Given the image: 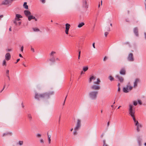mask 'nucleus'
<instances>
[{
	"label": "nucleus",
	"instance_id": "obj_61",
	"mask_svg": "<svg viewBox=\"0 0 146 146\" xmlns=\"http://www.w3.org/2000/svg\"><path fill=\"white\" fill-rule=\"evenodd\" d=\"M21 105H22V107H23V108H24V105H23V103H22Z\"/></svg>",
	"mask_w": 146,
	"mask_h": 146
},
{
	"label": "nucleus",
	"instance_id": "obj_19",
	"mask_svg": "<svg viewBox=\"0 0 146 146\" xmlns=\"http://www.w3.org/2000/svg\"><path fill=\"white\" fill-rule=\"evenodd\" d=\"M139 80L138 78H136L135 79V82H134V87H135L137 86V83L138 82H139Z\"/></svg>",
	"mask_w": 146,
	"mask_h": 146
},
{
	"label": "nucleus",
	"instance_id": "obj_41",
	"mask_svg": "<svg viewBox=\"0 0 146 146\" xmlns=\"http://www.w3.org/2000/svg\"><path fill=\"white\" fill-rule=\"evenodd\" d=\"M6 50L7 52H9V51H10L11 50V49H6Z\"/></svg>",
	"mask_w": 146,
	"mask_h": 146
},
{
	"label": "nucleus",
	"instance_id": "obj_37",
	"mask_svg": "<svg viewBox=\"0 0 146 146\" xmlns=\"http://www.w3.org/2000/svg\"><path fill=\"white\" fill-rule=\"evenodd\" d=\"M11 134L10 133H4L3 134V136H4L6 135H7L8 134Z\"/></svg>",
	"mask_w": 146,
	"mask_h": 146
},
{
	"label": "nucleus",
	"instance_id": "obj_25",
	"mask_svg": "<svg viewBox=\"0 0 146 146\" xmlns=\"http://www.w3.org/2000/svg\"><path fill=\"white\" fill-rule=\"evenodd\" d=\"M47 135H48V143L49 144H50L51 143V139H50L51 136L50 135H48V133H47Z\"/></svg>",
	"mask_w": 146,
	"mask_h": 146
},
{
	"label": "nucleus",
	"instance_id": "obj_1",
	"mask_svg": "<svg viewBox=\"0 0 146 146\" xmlns=\"http://www.w3.org/2000/svg\"><path fill=\"white\" fill-rule=\"evenodd\" d=\"M54 93L53 91L49 92L48 93H44L38 94V93L35 94V98L39 99L40 98H43L46 99H48L50 95H53Z\"/></svg>",
	"mask_w": 146,
	"mask_h": 146
},
{
	"label": "nucleus",
	"instance_id": "obj_44",
	"mask_svg": "<svg viewBox=\"0 0 146 146\" xmlns=\"http://www.w3.org/2000/svg\"><path fill=\"white\" fill-rule=\"evenodd\" d=\"M17 23L18 24V25H20L21 24V22L20 21V22H17Z\"/></svg>",
	"mask_w": 146,
	"mask_h": 146
},
{
	"label": "nucleus",
	"instance_id": "obj_58",
	"mask_svg": "<svg viewBox=\"0 0 146 146\" xmlns=\"http://www.w3.org/2000/svg\"><path fill=\"white\" fill-rule=\"evenodd\" d=\"M120 88H119V87H118V91L119 92L120 91Z\"/></svg>",
	"mask_w": 146,
	"mask_h": 146
},
{
	"label": "nucleus",
	"instance_id": "obj_31",
	"mask_svg": "<svg viewBox=\"0 0 146 146\" xmlns=\"http://www.w3.org/2000/svg\"><path fill=\"white\" fill-rule=\"evenodd\" d=\"M56 52H55L54 51H52L50 54V57H53L54 56V54H55Z\"/></svg>",
	"mask_w": 146,
	"mask_h": 146
},
{
	"label": "nucleus",
	"instance_id": "obj_9",
	"mask_svg": "<svg viewBox=\"0 0 146 146\" xmlns=\"http://www.w3.org/2000/svg\"><path fill=\"white\" fill-rule=\"evenodd\" d=\"M13 0H4L2 1V4L7 5L11 3Z\"/></svg>",
	"mask_w": 146,
	"mask_h": 146
},
{
	"label": "nucleus",
	"instance_id": "obj_35",
	"mask_svg": "<svg viewBox=\"0 0 146 146\" xmlns=\"http://www.w3.org/2000/svg\"><path fill=\"white\" fill-rule=\"evenodd\" d=\"M2 65L3 66H4V65L5 66H6V61L5 60H4L3 61V62Z\"/></svg>",
	"mask_w": 146,
	"mask_h": 146
},
{
	"label": "nucleus",
	"instance_id": "obj_42",
	"mask_svg": "<svg viewBox=\"0 0 146 146\" xmlns=\"http://www.w3.org/2000/svg\"><path fill=\"white\" fill-rule=\"evenodd\" d=\"M108 34V32H106L105 33V36L106 37H107V35Z\"/></svg>",
	"mask_w": 146,
	"mask_h": 146
},
{
	"label": "nucleus",
	"instance_id": "obj_54",
	"mask_svg": "<svg viewBox=\"0 0 146 146\" xmlns=\"http://www.w3.org/2000/svg\"><path fill=\"white\" fill-rule=\"evenodd\" d=\"M3 17V15H0V19H1V18Z\"/></svg>",
	"mask_w": 146,
	"mask_h": 146
},
{
	"label": "nucleus",
	"instance_id": "obj_51",
	"mask_svg": "<svg viewBox=\"0 0 146 146\" xmlns=\"http://www.w3.org/2000/svg\"><path fill=\"white\" fill-rule=\"evenodd\" d=\"M78 51H79L78 55H80L81 51L80 50H79Z\"/></svg>",
	"mask_w": 146,
	"mask_h": 146
},
{
	"label": "nucleus",
	"instance_id": "obj_40",
	"mask_svg": "<svg viewBox=\"0 0 146 146\" xmlns=\"http://www.w3.org/2000/svg\"><path fill=\"white\" fill-rule=\"evenodd\" d=\"M133 105L135 106H136L137 105V102H136L134 101L133 102Z\"/></svg>",
	"mask_w": 146,
	"mask_h": 146
},
{
	"label": "nucleus",
	"instance_id": "obj_27",
	"mask_svg": "<svg viewBox=\"0 0 146 146\" xmlns=\"http://www.w3.org/2000/svg\"><path fill=\"white\" fill-rule=\"evenodd\" d=\"M49 60L50 61L52 62H54L55 60V58L54 56L51 57V58Z\"/></svg>",
	"mask_w": 146,
	"mask_h": 146
},
{
	"label": "nucleus",
	"instance_id": "obj_57",
	"mask_svg": "<svg viewBox=\"0 0 146 146\" xmlns=\"http://www.w3.org/2000/svg\"><path fill=\"white\" fill-rule=\"evenodd\" d=\"M19 56L20 57H23V56L21 54H19Z\"/></svg>",
	"mask_w": 146,
	"mask_h": 146
},
{
	"label": "nucleus",
	"instance_id": "obj_4",
	"mask_svg": "<svg viewBox=\"0 0 146 146\" xmlns=\"http://www.w3.org/2000/svg\"><path fill=\"white\" fill-rule=\"evenodd\" d=\"M81 125V121L80 119H78L76 127L74 129L78 130L80 128Z\"/></svg>",
	"mask_w": 146,
	"mask_h": 146
},
{
	"label": "nucleus",
	"instance_id": "obj_47",
	"mask_svg": "<svg viewBox=\"0 0 146 146\" xmlns=\"http://www.w3.org/2000/svg\"><path fill=\"white\" fill-rule=\"evenodd\" d=\"M107 59V57H106V56H105L104 57V60H104V61H106V60Z\"/></svg>",
	"mask_w": 146,
	"mask_h": 146
},
{
	"label": "nucleus",
	"instance_id": "obj_12",
	"mask_svg": "<svg viewBox=\"0 0 146 146\" xmlns=\"http://www.w3.org/2000/svg\"><path fill=\"white\" fill-rule=\"evenodd\" d=\"M135 125L137 126V132H139L140 131L139 128L141 127V125L140 124H139L138 121H136L135 123Z\"/></svg>",
	"mask_w": 146,
	"mask_h": 146
},
{
	"label": "nucleus",
	"instance_id": "obj_5",
	"mask_svg": "<svg viewBox=\"0 0 146 146\" xmlns=\"http://www.w3.org/2000/svg\"><path fill=\"white\" fill-rule=\"evenodd\" d=\"M22 16L19 14H17L16 15L15 19V20L14 21V23L16 25H18L17 23V21H19L20 19V18H22Z\"/></svg>",
	"mask_w": 146,
	"mask_h": 146
},
{
	"label": "nucleus",
	"instance_id": "obj_62",
	"mask_svg": "<svg viewBox=\"0 0 146 146\" xmlns=\"http://www.w3.org/2000/svg\"><path fill=\"white\" fill-rule=\"evenodd\" d=\"M144 35H145V38L146 39V33H144Z\"/></svg>",
	"mask_w": 146,
	"mask_h": 146
},
{
	"label": "nucleus",
	"instance_id": "obj_14",
	"mask_svg": "<svg viewBox=\"0 0 146 146\" xmlns=\"http://www.w3.org/2000/svg\"><path fill=\"white\" fill-rule=\"evenodd\" d=\"M133 32L136 36H138L139 34L138 31V29L137 27H135L134 29Z\"/></svg>",
	"mask_w": 146,
	"mask_h": 146
},
{
	"label": "nucleus",
	"instance_id": "obj_3",
	"mask_svg": "<svg viewBox=\"0 0 146 146\" xmlns=\"http://www.w3.org/2000/svg\"><path fill=\"white\" fill-rule=\"evenodd\" d=\"M98 92L96 91H92L90 92L89 94V96L90 98L92 100H95L98 94Z\"/></svg>",
	"mask_w": 146,
	"mask_h": 146
},
{
	"label": "nucleus",
	"instance_id": "obj_17",
	"mask_svg": "<svg viewBox=\"0 0 146 146\" xmlns=\"http://www.w3.org/2000/svg\"><path fill=\"white\" fill-rule=\"evenodd\" d=\"M126 73L125 70L124 68L121 69L120 71V73L121 74L124 75Z\"/></svg>",
	"mask_w": 146,
	"mask_h": 146
},
{
	"label": "nucleus",
	"instance_id": "obj_7",
	"mask_svg": "<svg viewBox=\"0 0 146 146\" xmlns=\"http://www.w3.org/2000/svg\"><path fill=\"white\" fill-rule=\"evenodd\" d=\"M132 88V87L131 86H130L128 89V87L127 86L126 87L123 88V91L124 92L127 93L129 92V91H130Z\"/></svg>",
	"mask_w": 146,
	"mask_h": 146
},
{
	"label": "nucleus",
	"instance_id": "obj_45",
	"mask_svg": "<svg viewBox=\"0 0 146 146\" xmlns=\"http://www.w3.org/2000/svg\"><path fill=\"white\" fill-rule=\"evenodd\" d=\"M21 52H23V46H22L21 47Z\"/></svg>",
	"mask_w": 146,
	"mask_h": 146
},
{
	"label": "nucleus",
	"instance_id": "obj_48",
	"mask_svg": "<svg viewBox=\"0 0 146 146\" xmlns=\"http://www.w3.org/2000/svg\"><path fill=\"white\" fill-rule=\"evenodd\" d=\"M31 50L33 52H35L34 49L32 47L31 48Z\"/></svg>",
	"mask_w": 146,
	"mask_h": 146
},
{
	"label": "nucleus",
	"instance_id": "obj_30",
	"mask_svg": "<svg viewBox=\"0 0 146 146\" xmlns=\"http://www.w3.org/2000/svg\"><path fill=\"white\" fill-rule=\"evenodd\" d=\"M138 142L139 146H141L142 144L141 143V139H138Z\"/></svg>",
	"mask_w": 146,
	"mask_h": 146
},
{
	"label": "nucleus",
	"instance_id": "obj_28",
	"mask_svg": "<svg viewBox=\"0 0 146 146\" xmlns=\"http://www.w3.org/2000/svg\"><path fill=\"white\" fill-rule=\"evenodd\" d=\"M9 70H7L6 72V74L7 76L8 77L9 80H10V78H9Z\"/></svg>",
	"mask_w": 146,
	"mask_h": 146
},
{
	"label": "nucleus",
	"instance_id": "obj_64",
	"mask_svg": "<svg viewBox=\"0 0 146 146\" xmlns=\"http://www.w3.org/2000/svg\"><path fill=\"white\" fill-rule=\"evenodd\" d=\"M80 55H78V59H80Z\"/></svg>",
	"mask_w": 146,
	"mask_h": 146
},
{
	"label": "nucleus",
	"instance_id": "obj_18",
	"mask_svg": "<svg viewBox=\"0 0 146 146\" xmlns=\"http://www.w3.org/2000/svg\"><path fill=\"white\" fill-rule=\"evenodd\" d=\"M96 79V77L94 76H91V77L89 79V82L91 83L92 80H95Z\"/></svg>",
	"mask_w": 146,
	"mask_h": 146
},
{
	"label": "nucleus",
	"instance_id": "obj_15",
	"mask_svg": "<svg viewBox=\"0 0 146 146\" xmlns=\"http://www.w3.org/2000/svg\"><path fill=\"white\" fill-rule=\"evenodd\" d=\"M83 6L84 7L87 9L88 7V5L87 4V1L86 0H83Z\"/></svg>",
	"mask_w": 146,
	"mask_h": 146
},
{
	"label": "nucleus",
	"instance_id": "obj_50",
	"mask_svg": "<svg viewBox=\"0 0 146 146\" xmlns=\"http://www.w3.org/2000/svg\"><path fill=\"white\" fill-rule=\"evenodd\" d=\"M20 60V59L19 58L17 60V62L15 63H17V62H18Z\"/></svg>",
	"mask_w": 146,
	"mask_h": 146
},
{
	"label": "nucleus",
	"instance_id": "obj_36",
	"mask_svg": "<svg viewBox=\"0 0 146 146\" xmlns=\"http://www.w3.org/2000/svg\"><path fill=\"white\" fill-rule=\"evenodd\" d=\"M103 146H108L105 143V141L104 140L103 141Z\"/></svg>",
	"mask_w": 146,
	"mask_h": 146
},
{
	"label": "nucleus",
	"instance_id": "obj_16",
	"mask_svg": "<svg viewBox=\"0 0 146 146\" xmlns=\"http://www.w3.org/2000/svg\"><path fill=\"white\" fill-rule=\"evenodd\" d=\"M24 13L25 15L28 17L31 14L30 12L27 10H25L24 11Z\"/></svg>",
	"mask_w": 146,
	"mask_h": 146
},
{
	"label": "nucleus",
	"instance_id": "obj_52",
	"mask_svg": "<svg viewBox=\"0 0 146 146\" xmlns=\"http://www.w3.org/2000/svg\"><path fill=\"white\" fill-rule=\"evenodd\" d=\"M93 46L94 47V48H95V43L94 42L93 43Z\"/></svg>",
	"mask_w": 146,
	"mask_h": 146
},
{
	"label": "nucleus",
	"instance_id": "obj_33",
	"mask_svg": "<svg viewBox=\"0 0 146 146\" xmlns=\"http://www.w3.org/2000/svg\"><path fill=\"white\" fill-rule=\"evenodd\" d=\"M77 131H78V130H75V129H74V131L73 133V135H77Z\"/></svg>",
	"mask_w": 146,
	"mask_h": 146
},
{
	"label": "nucleus",
	"instance_id": "obj_21",
	"mask_svg": "<svg viewBox=\"0 0 146 146\" xmlns=\"http://www.w3.org/2000/svg\"><path fill=\"white\" fill-rule=\"evenodd\" d=\"M35 19V17L32 15H31L29 16L28 17V19L29 21H30L31 19Z\"/></svg>",
	"mask_w": 146,
	"mask_h": 146
},
{
	"label": "nucleus",
	"instance_id": "obj_63",
	"mask_svg": "<svg viewBox=\"0 0 146 146\" xmlns=\"http://www.w3.org/2000/svg\"><path fill=\"white\" fill-rule=\"evenodd\" d=\"M9 31H11V27H10L9 29Z\"/></svg>",
	"mask_w": 146,
	"mask_h": 146
},
{
	"label": "nucleus",
	"instance_id": "obj_49",
	"mask_svg": "<svg viewBox=\"0 0 146 146\" xmlns=\"http://www.w3.org/2000/svg\"><path fill=\"white\" fill-rule=\"evenodd\" d=\"M41 1L43 3H45V0H41Z\"/></svg>",
	"mask_w": 146,
	"mask_h": 146
},
{
	"label": "nucleus",
	"instance_id": "obj_56",
	"mask_svg": "<svg viewBox=\"0 0 146 146\" xmlns=\"http://www.w3.org/2000/svg\"><path fill=\"white\" fill-rule=\"evenodd\" d=\"M84 72H83V71H82L81 72V74H84Z\"/></svg>",
	"mask_w": 146,
	"mask_h": 146
},
{
	"label": "nucleus",
	"instance_id": "obj_10",
	"mask_svg": "<svg viewBox=\"0 0 146 146\" xmlns=\"http://www.w3.org/2000/svg\"><path fill=\"white\" fill-rule=\"evenodd\" d=\"M115 77L119 81L121 82H123V79L122 76L119 75H117L115 76Z\"/></svg>",
	"mask_w": 146,
	"mask_h": 146
},
{
	"label": "nucleus",
	"instance_id": "obj_60",
	"mask_svg": "<svg viewBox=\"0 0 146 146\" xmlns=\"http://www.w3.org/2000/svg\"><path fill=\"white\" fill-rule=\"evenodd\" d=\"M23 65L25 67H27V66L26 65H25L24 63L23 64Z\"/></svg>",
	"mask_w": 146,
	"mask_h": 146
},
{
	"label": "nucleus",
	"instance_id": "obj_11",
	"mask_svg": "<svg viewBox=\"0 0 146 146\" xmlns=\"http://www.w3.org/2000/svg\"><path fill=\"white\" fill-rule=\"evenodd\" d=\"M66 29H65V33L66 34H68V31L69 29L70 28V25L68 23H66Z\"/></svg>",
	"mask_w": 146,
	"mask_h": 146
},
{
	"label": "nucleus",
	"instance_id": "obj_6",
	"mask_svg": "<svg viewBox=\"0 0 146 146\" xmlns=\"http://www.w3.org/2000/svg\"><path fill=\"white\" fill-rule=\"evenodd\" d=\"M127 59L129 61H133L134 60L133 54L132 53H131L129 54Z\"/></svg>",
	"mask_w": 146,
	"mask_h": 146
},
{
	"label": "nucleus",
	"instance_id": "obj_43",
	"mask_svg": "<svg viewBox=\"0 0 146 146\" xmlns=\"http://www.w3.org/2000/svg\"><path fill=\"white\" fill-rule=\"evenodd\" d=\"M61 117V115H60L59 117V120H58V123L59 124H60V119Z\"/></svg>",
	"mask_w": 146,
	"mask_h": 146
},
{
	"label": "nucleus",
	"instance_id": "obj_8",
	"mask_svg": "<svg viewBox=\"0 0 146 146\" xmlns=\"http://www.w3.org/2000/svg\"><path fill=\"white\" fill-rule=\"evenodd\" d=\"M100 88V87L99 85H93L91 87V89L92 90H98Z\"/></svg>",
	"mask_w": 146,
	"mask_h": 146
},
{
	"label": "nucleus",
	"instance_id": "obj_23",
	"mask_svg": "<svg viewBox=\"0 0 146 146\" xmlns=\"http://www.w3.org/2000/svg\"><path fill=\"white\" fill-rule=\"evenodd\" d=\"M88 66H84L83 68V71H84V72H85L88 70Z\"/></svg>",
	"mask_w": 146,
	"mask_h": 146
},
{
	"label": "nucleus",
	"instance_id": "obj_22",
	"mask_svg": "<svg viewBox=\"0 0 146 146\" xmlns=\"http://www.w3.org/2000/svg\"><path fill=\"white\" fill-rule=\"evenodd\" d=\"M84 23L83 22H82L80 23L78 25V28H81L84 25Z\"/></svg>",
	"mask_w": 146,
	"mask_h": 146
},
{
	"label": "nucleus",
	"instance_id": "obj_34",
	"mask_svg": "<svg viewBox=\"0 0 146 146\" xmlns=\"http://www.w3.org/2000/svg\"><path fill=\"white\" fill-rule=\"evenodd\" d=\"M18 144L20 145H22L23 144V141H19Z\"/></svg>",
	"mask_w": 146,
	"mask_h": 146
},
{
	"label": "nucleus",
	"instance_id": "obj_32",
	"mask_svg": "<svg viewBox=\"0 0 146 146\" xmlns=\"http://www.w3.org/2000/svg\"><path fill=\"white\" fill-rule=\"evenodd\" d=\"M109 79L111 81H112L114 80V78L113 77L111 76H110L109 77Z\"/></svg>",
	"mask_w": 146,
	"mask_h": 146
},
{
	"label": "nucleus",
	"instance_id": "obj_2",
	"mask_svg": "<svg viewBox=\"0 0 146 146\" xmlns=\"http://www.w3.org/2000/svg\"><path fill=\"white\" fill-rule=\"evenodd\" d=\"M129 113L132 117L134 123H135L136 121H137L136 120L134 115L135 113V110L133 109V106L131 104L129 105Z\"/></svg>",
	"mask_w": 146,
	"mask_h": 146
},
{
	"label": "nucleus",
	"instance_id": "obj_24",
	"mask_svg": "<svg viewBox=\"0 0 146 146\" xmlns=\"http://www.w3.org/2000/svg\"><path fill=\"white\" fill-rule=\"evenodd\" d=\"M23 7L24 8L26 9H28V6L27 5V3L25 2L23 4Z\"/></svg>",
	"mask_w": 146,
	"mask_h": 146
},
{
	"label": "nucleus",
	"instance_id": "obj_29",
	"mask_svg": "<svg viewBox=\"0 0 146 146\" xmlns=\"http://www.w3.org/2000/svg\"><path fill=\"white\" fill-rule=\"evenodd\" d=\"M33 31L35 32H38L40 31L39 29L37 28H33Z\"/></svg>",
	"mask_w": 146,
	"mask_h": 146
},
{
	"label": "nucleus",
	"instance_id": "obj_26",
	"mask_svg": "<svg viewBox=\"0 0 146 146\" xmlns=\"http://www.w3.org/2000/svg\"><path fill=\"white\" fill-rule=\"evenodd\" d=\"M100 81L99 78H98L97 79V81L96 82H94V83L95 84H100Z\"/></svg>",
	"mask_w": 146,
	"mask_h": 146
},
{
	"label": "nucleus",
	"instance_id": "obj_38",
	"mask_svg": "<svg viewBox=\"0 0 146 146\" xmlns=\"http://www.w3.org/2000/svg\"><path fill=\"white\" fill-rule=\"evenodd\" d=\"M40 142L42 143H44V141L42 139H41L40 140Z\"/></svg>",
	"mask_w": 146,
	"mask_h": 146
},
{
	"label": "nucleus",
	"instance_id": "obj_55",
	"mask_svg": "<svg viewBox=\"0 0 146 146\" xmlns=\"http://www.w3.org/2000/svg\"><path fill=\"white\" fill-rule=\"evenodd\" d=\"M67 96V95L66 96V97L65 98V100H64V104H63V105H64V103H65V100H66V98Z\"/></svg>",
	"mask_w": 146,
	"mask_h": 146
},
{
	"label": "nucleus",
	"instance_id": "obj_39",
	"mask_svg": "<svg viewBox=\"0 0 146 146\" xmlns=\"http://www.w3.org/2000/svg\"><path fill=\"white\" fill-rule=\"evenodd\" d=\"M36 136L37 137H41V135L40 134H36Z\"/></svg>",
	"mask_w": 146,
	"mask_h": 146
},
{
	"label": "nucleus",
	"instance_id": "obj_53",
	"mask_svg": "<svg viewBox=\"0 0 146 146\" xmlns=\"http://www.w3.org/2000/svg\"><path fill=\"white\" fill-rule=\"evenodd\" d=\"M109 124H110V122L109 121L108 122V123H107V127H108L109 125Z\"/></svg>",
	"mask_w": 146,
	"mask_h": 146
},
{
	"label": "nucleus",
	"instance_id": "obj_13",
	"mask_svg": "<svg viewBox=\"0 0 146 146\" xmlns=\"http://www.w3.org/2000/svg\"><path fill=\"white\" fill-rule=\"evenodd\" d=\"M11 54L9 53H7L5 55V60H9L11 58Z\"/></svg>",
	"mask_w": 146,
	"mask_h": 146
},
{
	"label": "nucleus",
	"instance_id": "obj_20",
	"mask_svg": "<svg viewBox=\"0 0 146 146\" xmlns=\"http://www.w3.org/2000/svg\"><path fill=\"white\" fill-rule=\"evenodd\" d=\"M27 117L29 119V121H31L32 119V115L30 113H29L27 115Z\"/></svg>",
	"mask_w": 146,
	"mask_h": 146
},
{
	"label": "nucleus",
	"instance_id": "obj_46",
	"mask_svg": "<svg viewBox=\"0 0 146 146\" xmlns=\"http://www.w3.org/2000/svg\"><path fill=\"white\" fill-rule=\"evenodd\" d=\"M138 103L140 105H141L142 104V102L140 100H139L138 101Z\"/></svg>",
	"mask_w": 146,
	"mask_h": 146
},
{
	"label": "nucleus",
	"instance_id": "obj_59",
	"mask_svg": "<svg viewBox=\"0 0 146 146\" xmlns=\"http://www.w3.org/2000/svg\"><path fill=\"white\" fill-rule=\"evenodd\" d=\"M5 88V86H4L3 89H2V90L0 92H2L3 90L4 89V88Z\"/></svg>",
	"mask_w": 146,
	"mask_h": 146
}]
</instances>
